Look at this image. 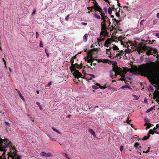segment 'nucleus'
Instances as JSON below:
<instances>
[{"label": "nucleus", "mask_w": 159, "mask_h": 159, "mask_svg": "<svg viewBox=\"0 0 159 159\" xmlns=\"http://www.w3.org/2000/svg\"><path fill=\"white\" fill-rule=\"evenodd\" d=\"M155 66V63L151 62L139 65L138 67L133 65L129 70L135 74L141 73L151 78L156 77L159 80V71L156 70Z\"/></svg>", "instance_id": "nucleus-1"}, {"label": "nucleus", "mask_w": 159, "mask_h": 159, "mask_svg": "<svg viewBox=\"0 0 159 159\" xmlns=\"http://www.w3.org/2000/svg\"><path fill=\"white\" fill-rule=\"evenodd\" d=\"M136 49L139 53L146 51L147 55L148 56L152 55L153 53H154L156 54L158 56V52L156 49L147 47L145 43L142 42L140 43L136 46Z\"/></svg>", "instance_id": "nucleus-2"}, {"label": "nucleus", "mask_w": 159, "mask_h": 159, "mask_svg": "<svg viewBox=\"0 0 159 159\" xmlns=\"http://www.w3.org/2000/svg\"><path fill=\"white\" fill-rule=\"evenodd\" d=\"M82 65V64L79 65L76 63L74 65H73L72 66L70 67V69L71 71L75 78H78L79 77H81L84 78L85 77L84 76L83 77L81 73L78 70L75 68L76 67L78 69H81L83 67Z\"/></svg>", "instance_id": "nucleus-3"}, {"label": "nucleus", "mask_w": 159, "mask_h": 159, "mask_svg": "<svg viewBox=\"0 0 159 159\" xmlns=\"http://www.w3.org/2000/svg\"><path fill=\"white\" fill-rule=\"evenodd\" d=\"M112 70L113 71H114L115 73V76H116L117 75H120L121 77H125L126 72L123 71L120 68L116 66L112 68Z\"/></svg>", "instance_id": "nucleus-4"}, {"label": "nucleus", "mask_w": 159, "mask_h": 159, "mask_svg": "<svg viewBox=\"0 0 159 159\" xmlns=\"http://www.w3.org/2000/svg\"><path fill=\"white\" fill-rule=\"evenodd\" d=\"M10 143L8 140L3 139L0 137V150L3 151L2 148L8 147L10 145Z\"/></svg>", "instance_id": "nucleus-5"}, {"label": "nucleus", "mask_w": 159, "mask_h": 159, "mask_svg": "<svg viewBox=\"0 0 159 159\" xmlns=\"http://www.w3.org/2000/svg\"><path fill=\"white\" fill-rule=\"evenodd\" d=\"M100 15L101 16V17L100 15L98 14L97 12H96L94 15V16L95 18L98 20H100L101 19V20H102V23H106V20L107 18V17L105 16L104 12L101 13Z\"/></svg>", "instance_id": "nucleus-6"}, {"label": "nucleus", "mask_w": 159, "mask_h": 159, "mask_svg": "<svg viewBox=\"0 0 159 159\" xmlns=\"http://www.w3.org/2000/svg\"><path fill=\"white\" fill-rule=\"evenodd\" d=\"M95 3L94 4V5L93 6L94 10L96 11L99 12V13L101 15V13H103V11L102 8L99 6L98 3H97L96 1H94Z\"/></svg>", "instance_id": "nucleus-7"}, {"label": "nucleus", "mask_w": 159, "mask_h": 159, "mask_svg": "<svg viewBox=\"0 0 159 159\" xmlns=\"http://www.w3.org/2000/svg\"><path fill=\"white\" fill-rule=\"evenodd\" d=\"M7 148H2L3 151L0 150V159H6V157H5V152L6 150L5 149Z\"/></svg>", "instance_id": "nucleus-8"}, {"label": "nucleus", "mask_w": 159, "mask_h": 159, "mask_svg": "<svg viewBox=\"0 0 159 159\" xmlns=\"http://www.w3.org/2000/svg\"><path fill=\"white\" fill-rule=\"evenodd\" d=\"M109 4L110 6H111V7H109L108 10V14L109 15H111L112 14V11H116V10L117 9V8H115L114 7V5L111 4L110 2Z\"/></svg>", "instance_id": "nucleus-9"}, {"label": "nucleus", "mask_w": 159, "mask_h": 159, "mask_svg": "<svg viewBox=\"0 0 159 159\" xmlns=\"http://www.w3.org/2000/svg\"><path fill=\"white\" fill-rule=\"evenodd\" d=\"M9 142L10 143V145L9 146H8L7 148L10 147V149L11 150H12L13 151L12 153L11 152V151H10V155L11 154L12 155H15V154H16L15 152V151H16V150L15 149V148L14 147L12 146L11 142H9ZM8 154V155H10L9 154Z\"/></svg>", "instance_id": "nucleus-10"}, {"label": "nucleus", "mask_w": 159, "mask_h": 159, "mask_svg": "<svg viewBox=\"0 0 159 159\" xmlns=\"http://www.w3.org/2000/svg\"><path fill=\"white\" fill-rule=\"evenodd\" d=\"M106 53L109 55V57L111 58L112 57L111 55L112 54V51L114 50L112 49V48H110L109 49H106Z\"/></svg>", "instance_id": "nucleus-11"}, {"label": "nucleus", "mask_w": 159, "mask_h": 159, "mask_svg": "<svg viewBox=\"0 0 159 159\" xmlns=\"http://www.w3.org/2000/svg\"><path fill=\"white\" fill-rule=\"evenodd\" d=\"M101 26L102 30L104 31V32H107V26L106 23H102L101 24Z\"/></svg>", "instance_id": "nucleus-12"}, {"label": "nucleus", "mask_w": 159, "mask_h": 159, "mask_svg": "<svg viewBox=\"0 0 159 159\" xmlns=\"http://www.w3.org/2000/svg\"><path fill=\"white\" fill-rule=\"evenodd\" d=\"M40 155L45 157H51L52 156V154L50 153H46L44 152H41Z\"/></svg>", "instance_id": "nucleus-13"}, {"label": "nucleus", "mask_w": 159, "mask_h": 159, "mask_svg": "<svg viewBox=\"0 0 159 159\" xmlns=\"http://www.w3.org/2000/svg\"><path fill=\"white\" fill-rule=\"evenodd\" d=\"M11 158V159H20V157H19L16 154H15V155H9L8 157V158L9 159V157Z\"/></svg>", "instance_id": "nucleus-14"}, {"label": "nucleus", "mask_w": 159, "mask_h": 159, "mask_svg": "<svg viewBox=\"0 0 159 159\" xmlns=\"http://www.w3.org/2000/svg\"><path fill=\"white\" fill-rule=\"evenodd\" d=\"M153 94L156 96L157 98H158V99H156V101L157 102H159L158 104H159V91H155L153 93Z\"/></svg>", "instance_id": "nucleus-15"}, {"label": "nucleus", "mask_w": 159, "mask_h": 159, "mask_svg": "<svg viewBox=\"0 0 159 159\" xmlns=\"http://www.w3.org/2000/svg\"><path fill=\"white\" fill-rule=\"evenodd\" d=\"M89 131L92 134L94 137H96L95 132L92 129H89Z\"/></svg>", "instance_id": "nucleus-16"}, {"label": "nucleus", "mask_w": 159, "mask_h": 159, "mask_svg": "<svg viewBox=\"0 0 159 159\" xmlns=\"http://www.w3.org/2000/svg\"><path fill=\"white\" fill-rule=\"evenodd\" d=\"M112 39L111 38H108L105 42V44H107V45L111 43Z\"/></svg>", "instance_id": "nucleus-17"}, {"label": "nucleus", "mask_w": 159, "mask_h": 159, "mask_svg": "<svg viewBox=\"0 0 159 159\" xmlns=\"http://www.w3.org/2000/svg\"><path fill=\"white\" fill-rule=\"evenodd\" d=\"M155 106H153V107L150 108L148 109L146 111V112L147 113L149 112L150 111H152L153 110H155L154 109L155 108Z\"/></svg>", "instance_id": "nucleus-18"}, {"label": "nucleus", "mask_w": 159, "mask_h": 159, "mask_svg": "<svg viewBox=\"0 0 159 159\" xmlns=\"http://www.w3.org/2000/svg\"><path fill=\"white\" fill-rule=\"evenodd\" d=\"M85 61H87L88 63H90V62H91L90 65L91 66H92L93 62V59H87V60L86 59L85 60Z\"/></svg>", "instance_id": "nucleus-19"}, {"label": "nucleus", "mask_w": 159, "mask_h": 159, "mask_svg": "<svg viewBox=\"0 0 159 159\" xmlns=\"http://www.w3.org/2000/svg\"><path fill=\"white\" fill-rule=\"evenodd\" d=\"M88 37V35L87 34L84 35L83 37V40L84 42H86L87 41Z\"/></svg>", "instance_id": "nucleus-20"}, {"label": "nucleus", "mask_w": 159, "mask_h": 159, "mask_svg": "<svg viewBox=\"0 0 159 159\" xmlns=\"http://www.w3.org/2000/svg\"><path fill=\"white\" fill-rule=\"evenodd\" d=\"M107 33V32H104V31H103V30H102V31L101 32L100 35L102 37L105 36H106Z\"/></svg>", "instance_id": "nucleus-21"}, {"label": "nucleus", "mask_w": 159, "mask_h": 159, "mask_svg": "<svg viewBox=\"0 0 159 159\" xmlns=\"http://www.w3.org/2000/svg\"><path fill=\"white\" fill-rule=\"evenodd\" d=\"M128 88L130 90H132V89L128 85H124L121 87V88L123 89Z\"/></svg>", "instance_id": "nucleus-22"}, {"label": "nucleus", "mask_w": 159, "mask_h": 159, "mask_svg": "<svg viewBox=\"0 0 159 159\" xmlns=\"http://www.w3.org/2000/svg\"><path fill=\"white\" fill-rule=\"evenodd\" d=\"M144 125H145L147 126L146 128L147 129H148L150 128L151 127V125H152V124L150 123H146Z\"/></svg>", "instance_id": "nucleus-23"}, {"label": "nucleus", "mask_w": 159, "mask_h": 159, "mask_svg": "<svg viewBox=\"0 0 159 159\" xmlns=\"http://www.w3.org/2000/svg\"><path fill=\"white\" fill-rule=\"evenodd\" d=\"M150 136V135L149 134H148V135L147 136H144L143 139V140H145L147 139H148Z\"/></svg>", "instance_id": "nucleus-24"}, {"label": "nucleus", "mask_w": 159, "mask_h": 159, "mask_svg": "<svg viewBox=\"0 0 159 159\" xmlns=\"http://www.w3.org/2000/svg\"><path fill=\"white\" fill-rule=\"evenodd\" d=\"M111 48H112V49L116 51L117 50H119V48L116 45H114Z\"/></svg>", "instance_id": "nucleus-25"}, {"label": "nucleus", "mask_w": 159, "mask_h": 159, "mask_svg": "<svg viewBox=\"0 0 159 159\" xmlns=\"http://www.w3.org/2000/svg\"><path fill=\"white\" fill-rule=\"evenodd\" d=\"M154 133H155V131H154L152 129H151L149 131L148 134H154Z\"/></svg>", "instance_id": "nucleus-26"}, {"label": "nucleus", "mask_w": 159, "mask_h": 159, "mask_svg": "<svg viewBox=\"0 0 159 159\" xmlns=\"http://www.w3.org/2000/svg\"><path fill=\"white\" fill-rule=\"evenodd\" d=\"M107 7H105L103 8V12L105 13V14H107Z\"/></svg>", "instance_id": "nucleus-27"}, {"label": "nucleus", "mask_w": 159, "mask_h": 159, "mask_svg": "<svg viewBox=\"0 0 159 159\" xmlns=\"http://www.w3.org/2000/svg\"><path fill=\"white\" fill-rule=\"evenodd\" d=\"M97 40H98V42L99 43L100 42H102L104 40V38H98L97 39Z\"/></svg>", "instance_id": "nucleus-28"}, {"label": "nucleus", "mask_w": 159, "mask_h": 159, "mask_svg": "<svg viewBox=\"0 0 159 159\" xmlns=\"http://www.w3.org/2000/svg\"><path fill=\"white\" fill-rule=\"evenodd\" d=\"M52 129L55 132L57 133H58L59 134H61V133L57 129H56L54 127H53L52 128Z\"/></svg>", "instance_id": "nucleus-29"}, {"label": "nucleus", "mask_w": 159, "mask_h": 159, "mask_svg": "<svg viewBox=\"0 0 159 159\" xmlns=\"http://www.w3.org/2000/svg\"><path fill=\"white\" fill-rule=\"evenodd\" d=\"M125 52L126 53H130L131 51V50L129 49H126L125 51Z\"/></svg>", "instance_id": "nucleus-30"}, {"label": "nucleus", "mask_w": 159, "mask_h": 159, "mask_svg": "<svg viewBox=\"0 0 159 159\" xmlns=\"http://www.w3.org/2000/svg\"><path fill=\"white\" fill-rule=\"evenodd\" d=\"M18 93L19 94V96H20V98L21 99H22L24 100V98H23V96H22V95L21 94V93L20 92V91H18Z\"/></svg>", "instance_id": "nucleus-31"}, {"label": "nucleus", "mask_w": 159, "mask_h": 159, "mask_svg": "<svg viewBox=\"0 0 159 159\" xmlns=\"http://www.w3.org/2000/svg\"><path fill=\"white\" fill-rule=\"evenodd\" d=\"M117 52H119V51H118ZM117 52L116 51L114 50V51H112V55L114 57H115V55L116 54V53Z\"/></svg>", "instance_id": "nucleus-32"}, {"label": "nucleus", "mask_w": 159, "mask_h": 159, "mask_svg": "<svg viewBox=\"0 0 159 159\" xmlns=\"http://www.w3.org/2000/svg\"><path fill=\"white\" fill-rule=\"evenodd\" d=\"M115 11H116V16L117 17H119L120 16V14L119 13L120 10L119 11V12H117V11H116V10Z\"/></svg>", "instance_id": "nucleus-33"}, {"label": "nucleus", "mask_w": 159, "mask_h": 159, "mask_svg": "<svg viewBox=\"0 0 159 159\" xmlns=\"http://www.w3.org/2000/svg\"><path fill=\"white\" fill-rule=\"evenodd\" d=\"M87 9L91 11H93V6H92V7H88Z\"/></svg>", "instance_id": "nucleus-34"}, {"label": "nucleus", "mask_w": 159, "mask_h": 159, "mask_svg": "<svg viewBox=\"0 0 159 159\" xmlns=\"http://www.w3.org/2000/svg\"><path fill=\"white\" fill-rule=\"evenodd\" d=\"M92 58L93 56L91 55H90V56L87 55V59H93Z\"/></svg>", "instance_id": "nucleus-35"}, {"label": "nucleus", "mask_w": 159, "mask_h": 159, "mask_svg": "<svg viewBox=\"0 0 159 159\" xmlns=\"http://www.w3.org/2000/svg\"><path fill=\"white\" fill-rule=\"evenodd\" d=\"M107 21H106V22L108 23L109 25L108 26V27H109L111 25V23L110 21V19L108 17H107Z\"/></svg>", "instance_id": "nucleus-36"}, {"label": "nucleus", "mask_w": 159, "mask_h": 159, "mask_svg": "<svg viewBox=\"0 0 159 159\" xmlns=\"http://www.w3.org/2000/svg\"><path fill=\"white\" fill-rule=\"evenodd\" d=\"M139 145V143H136L134 144V147L136 148H138V147Z\"/></svg>", "instance_id": "nucleus-37"}, {"label": "nucleus", "mask_w": 159, "mask_h": 159, "mask_svg": "<svg viewBox=\"0 0 159 159\" xmlns=\"http://www.w3.org/2000/svg\"><path fill=\"white\" fill-rule=\"evenodd\" d=\"M112 20H113L114 21H115L116 22V24H118V23L119 22V21L117 20L116 19H112Z\"/></svg>", "instance_id": "nucleus-38"}, {"label": "nucleus", "mask_w": 159, "mask_h": 159, "mask_svg": "<svg viewBox=\"0 0 159 159\" xmlns=\"http://www.w3.org/2000/svg\"><path fill=\"white\" fill-rule=\"evenodd\" d=\"M92 88L93 89H98V87L96 85H93L92 86Z\"/></svg>", "instance_id": "nucleus-39"}, {"label": "nucleus", "mask_w": 159, "mask_h": 159, "mask_svg": "<svg viewBox=\"0 0 159 159\" xmlns=\"http://www.w3.org/2000/svg\"><path fill=\"white\" fill-rule=\"evenodd\" d=\"M70 63L71 64V66L73 65H74V59H73L72 58H71V60H70Z\"/></svg>", "instance_id": "nucleus-40"}, {"label": "nucleus", "mask_w": 159, "mask_h": 159, "mask_svg": "<svg viewBox=\"0 0 159 159\" xmlns=\"http://www.w3.org/2000/svg\"><path fill=\"white\" fill-rule=\"evenodd\" d=\"M124 7L126 8V9H127V11H130V9H131L130 8V7H127V6H124Z\"/></svg>", "instance_id": "nucleus-41"}, {"label": "nucleus", "mask_w": 159, "mask_h": 159, "mask_svg": "<svg viewBox=\"0 0 159 159\" xmlns=\"http://www.w3.org/2000/svg\"><path fill=\"white\" fill-rule=\"evenodd\" d=\"M70 18V15L69 14L67 16H66V17L65 18V20L66 21L68 20Z\"/></svg>", "instance_id": "nucleus-42"}, {"label": "nucleus", "mask_w": 159, "mask_h": 159, "mask_svg": "<svg viewBox=\"0 0 159 159\" xmlns=\"http://www.w3.org/2000/svg\"><path fill=\"white\" fill-rule=\"evenodd\" d=\"M2 60L4 62V65H5V67L6 68H7V66H6V62L5 59H4V58H2Z\"/></svg>", "instance_id": "nucleus-43"}, {"label": "nucleus", "mask_w": 159, "mask_h": 159, "mask_svg": "<svg viewBox=\"0 0 159 159\" xmlns=\"http://www.w3.org/2000/svg\"><path fill=\"white\" fill-rule=\"evenodd\" d=\"M133 96H134L135 100H138L139 98V97H138V96H136L135 95H133Z\"/></svg>", "instance_id": "nucleus-44"}, {"label": "nucleus", "mask_w": 159, "mask_h": 159, "mask_svg": "<svg viewBox=\"0 0 159 159\" xmlns=\"http://www.w3.org/2000/svg\"><path fill=\"white\" fill-rule=\"evenodd\" d=\"M84 69L83 70V74H85V73L84 72L85 69L86 68H87L86 66H85L83 67Z\"/></svg>", "instance_id": "nucleus-45"}, {"label": "nucleus", "mask_w": 159, "mask_h": 159, "mask_svg": "<svg viewBox=\"0 0 159 159\" xmlns=\"http://www.w3.org/2000/svg\"><path fill=\"white\" fill-rule=\"evenodd\" d=\"M120 56H123L124 54V52L123 51H120Z\"/></svg>", "instance_id": "nucleus-46"}, {"label": "nucleus", "mask_w": 159, "mask_h": 159, "mask_svg": "<svg viewBox=\"0 0 159 159\" xmlns=\"http://www.w3.org/2000/svg\"><path fill=\"white\" fill-rule=\"evenodd\" d=\"M99 88L102 89H104L106 88V87L105 86H102L100 85V86L99 87Z\"/></svg>", "instance_id": "nucleus-47"}, {"label": "nucleus", "mask_w": 159, "mask_h": 159, "mask_svg": "<svg viewBox=\"0 0 159 159\" xmlns=\"http://www.w3.org/2000/svg\"><path fill=\"white\" fill-rule=\"evenodd\" d=\"M65 157H66V158L67 159H70V158L69 157H68V155H67V154H65Z\"/></svg>", "instance_id": "nucleus-48"}, {"label": "nucleus", "mask_w": 159, "mask_h": 159, "mask_svg": "<svg viewBox=\"0 0 159 159\" xmlns=\"http://www.w3.org/2000/svg\"><path fill=\"white\" fill-rule=\"evenodd\" d=\"M110 77L112 79H114L113 75V74H112V73H110Z\"/></svg>", "instance_id": "nucleus-49"}, {"label": "nucleus", "mask_w": 159, "mask_h": 159, "mask_svg": "<svg viewBox=\"0 0 159 159\" xmlns=\"http://www.w3.org/2000/svg\"><path fill=\"white\" fill-rule=\"evenodd\" d=\"M39 36V34L38 33V32H37L36 33V38H37Z\"/></svg>", "instance_id": "nucleus-50"}, {"label": "nucleus", "mask_w": 159, "mask_h": 159, "mask_svg": "<svg viewBox=\"0 0 159 159\" xmlns=\"http://www.w3.org/2000/svg\"><path fill=\"white\" fill-rule=\"evenodd\" d=\"M119 56H120V53H116L115 55V57H118Z\"/></svg>", "instance_id": "nucleus-51"}, {"label": "nucleus", "mask_w": 159, "mask_h": 159, "mask_svg": "<svg viewBox=\"0 0 159 159\" xmlns=\"http://www.w3.org/2000/svg\"><path fill=\"white\" fill-rule=\"evenodd\" d=\"M128 120H129V117H127V120L126 121V122L128 123V124H129V122L131 120H130L129 121H128Z\"/></svg>", "instance_id": "nucleus-52"}, {"label": "nucleus", "mask_w": 159, "mask_h": 159, "mask_svg": "<svg viewBox=\"0 0 159 159\" xmlns=\"http://www.w3.org/2000/svg\"><path fill=\"white\" fill-rule=\"evenodd\" d=\"M39 46L41 47H43V45L42 41H40L39 43Z\"/></svg>", "instance_id": "nucleus-53"}, {"label": "nucleus", "mask_w": 159, "mask_h": 159, "mask_svg": "<svg viewBox=\"0 0 159 159\" xmlns=\"http://www.w3.org/2000/svg\"><path fill=\"white\" fill-rule=\"evenodd\" d=\"M120 80L122 81H125V79L124 78V77H121V78L120 79Z\"/></svg>", "instance_id": "nucleus-54"}, {"label": "nucleus", "mask_w": 159, "mask_h": 159, "mask_svg": "<svg viewBox=\"0 0 159 159\" xmlns=\"http://www.w3.org/2000/svg\"><path fill=\"white\" fill-rule=\"evenodd\" d=\"M107 60L106 59H104L103 60V63H107Z\"/></svg>", "instance_id": "nucleus-55"}, {"label": "nucleus", "mask_w": 159, "mask_h": 159, "mask_svg": "<svg viewBox=\"0 0 159 159\" xmlns=\"http://www.w3.org/2000/svg\"><path fill=\"white\" fill-rule=\"evenodd\" d=\"M145 20H141V22L140 23V25H143V22H144Z\"/></svg>", "instance_id": "nucleus-56"}, {"label": "nucleus", "mask_w": 159, "mask_h": 159, "mask_svg": "<svg viewBox=\"0 0 159 159\" xmlns=\"http://www.w3.org/2000/svg\"><path fill=\"white\" fill-rule=\"evenodd\" d=\"M5 124L8 126H10V123L7 122H5Z\"/></svg>", "instance_id": "nucleus-57"}, {"label": "nucleus", "mask_w": 159, "mask_h": 159, "mask_svg": "<svg viewBox=\"0 0 159 159\" xmlns=\"http://www.w3.org/2000/svg\"><path fill=\"white\" fill-rule=\"evenodd\" d=\"M89 75H91L92 77L93 78H95V76L94 75H93V74H89Z\"/></svg>", "instance_id": "nucleus-58"}, {"label": "nucleus", "mask_w": 159, "mask_h": 159, "mask_svg": "<svg viewBox=\"0 0 159 159\" xmlns=\"http://www.w3.org/2000/svg\"><path fill=\"white\" fill-rule=\"evenodd\" d=\"M123 146H121L120 148V150L121 152H122V151H123Z\"/></svg>", "instance_id": "nucleus-59"}, {"label": "nucleus", "mask_w": 159, "mask_h": 159, "mask_svg": "<svg viewBox=\"0 0 159 159\" xmlns=\"http://www.w3.org/2000/svg\"><path fill=\"white\" fill-rule=\"evenodd\" d=\"M52 84V83L51 82H49L48 83V84L47 85L48 86H49L51 85Z\"/></svg>", "instance_id": "nucleus-60"}, {"label": "nucleus", "mask_w": 159, "mask_h": 159, "mask_svg": "<svg viewBox=\"0 0 159 159\" xmlns=\"http://www.w3.org/2000/svg\"><path fill=\"white\" fill-rule=\"evenodd\" d=\"M82 24L83 25H87V23L85 22H82Z\"/></svg>", "instance_id": "nucleus-61"}, {"label": "nucleus", "mask_w": 159, "mask_h": 159, "mask_svg": "<svg viewBox=\"0 0 159 159\" xmlns=\"http://www.w3.org/2000/svg\"><path fill=\"white\" fill-rule=\"evenodd\" d=\"M117 1V3H118L117 5H118L119 7H121V6H120V3L119 2L118 0V1Z\"/></svg>", "instance_id": "nucleus-62"}, {"label": "nucleus", "mask_w": 159, "mask_h": 159, "mask_svg": "<svg viewBox=\"0 0 159 159\" xmlns=\"http://www.w3.org/2000/svg\"><path fill=\"white\" fill-rule=\"evenodd\" d=\"M156 36L157 37H159V33H156Z\"/></svg>", "instance_id": "nucleus-63"}, {"label": "nucleus", "mask_w": 159, "mask_h": 159, "mask_svg": "<svg viewBox=\"0 0 159 159\" xmlns=\"http://www.w3.org/2000/svg\"><path fill=\"white\" fill-rule=\"evenodd\" d=\"M76 56L77 55H75L74 56V57H73L72 58L73 59H75L76 58Z\"/></svg>", "instance_id": "nucleus-64"}]
</instances>
